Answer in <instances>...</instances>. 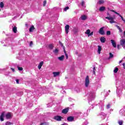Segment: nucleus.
<instances>
[{"mask_svg":"<svg viewBox=\"0 0 125 125\" xmlns=\"http://www.w3.org/2000/svg\"><path fill=\"white\" fill-rule=\"evenodd\" d=\"M89 84V77L86 76L85 80V86L87 87Z\"/></svg>","mask_w":125,"mask_h":125,"instance_id":"3","label":"nucleus"},{"mask_svg":"<svg viewBox=\"0 0 125 125\" xmlns=\"http://www.w3.org/2000/svg\"><path fill=\"white\" fill-rule=\"evenodd\" d=\"M16 82L17 83H19V80L18 79H16Z\"/></svg>","mask_w":125,"mask_h":125,"instance_id":"41","label":"nucleus"},{"mask_svg":"<svg viewBox=\"0 0 125 125\" xmlns=\"http://www.w3.org/2000/svg\"><path fill=\"white\" fill-rule=\"evenodd\" d=\"M58 59L60 61H63V60H64V55H62V56L58 57Z\"/></svg>","mask_w":125,"mask_h":125,"instance_id":"18","label":"nucleus"},{"mask_svg":"<svg viewBox=\"0 0 125 125\" xmlns=\"http://www.w3.org/2000/svg\"><path fill=\"white\" fill-rule=\"evenodd\" d=\"M114 57V55L111 53H109V58H113Z\"/></svg>","mask_w":125,"mask_h":125,"instance_id":"31","label":"nucleus"},{"mask_svg":"<svg viewBox=\"0 0 125 125\" xmlns=\"http://www.w3.org/2000/svg\"><path fill=\"white\" fill-rule=\"evenodd\" d=\"M120 44L121 45H122L123 47H125V39H123L120 41Z\"/></svg>","mask_w":125,"mask_h":125,"instance_id":"9","label":"nucleus"},{"mask_svg":"<svg viewBox=\"0 0 125 125\" xmlns=\"http://www.w3.org/2000/svg\"><path fill=\"white\" fill-rule=\"evenodd\" d=\"M58 51H59L58 49H55V50L53 51V52H54V53H55V54H56L58 53Z\"/></svg>","mask_w":125,"mask_h":125,"instance_id":"29","label":"nucleus"},{"mask_svg":"<svg viewBox=\"0 0 125 125\" xmlns=\"http://www.w3.org/2000/svg\"><path fill=\"white\" fill-rule=\"evenodd\" d=\"M107 15H109V13H107Z\"/></svg>","mask_w":125,"mask_h":125,"instance_id":"53","label":"nucleus"},{"mask_svg":"<svg viewBox=\"0 0 125 125\" xmlns=\"http://www.w3.org/2000/svg\"><path fill=\"white\" fill-rule=\"evenodd\" d=\"M116 27H117V29H118V30H119V29L121 28V27H120V26H119L118 25H116Z\"/></svg>","mask_w":125,"mask_h":125,"instance_id":"43","label":"nucleus"},{"mask_svg":"<svg viewBox=\"0 0 125 125\" xmlns=\"http://www.w3.org/2000/svg\"><path fill=\"white\" fill-rule=\"evenodd\" d=\"M93 71V74H95V71H96L95 66H94Z\"/></svg>","mask_w":125,"mask_h":125,"instance_id":"38","label":"nucleus"},{"mask_svg":"<svg viewBox=\"0 0 125 125\" xmlns=\"http://www.w3.org/2000/svg\"><path fill=\"white\" fill-rule=\"evenodd\" d=\"M119 30V31L120 32V33H122V32H123V30H122V29H121V28Z\"/></svg>","mask_w":125,"mask_h":125,"instance_id":"44","label":"nucleus"},{"mask_svg":"<svg viewBox=\"0 0 125 125\" xmlns=\"http://www.w3.org/2000/svg\"><path fill=\"white\" fill-rule=\"evenodd\" d=\"M118 124L119 125H123V121L122 120L119 121Z\"/></svg>","mask_w":125,"mask_h":125,"instance_id":"32","label":"nucleus"},{"mask_svg":"<svg viewBox=\"0 0 125 125\" xmlns=\"http://www.w3.org/2000/svg\"><path fill=\"white\" fill-rule=\"evenodd\" d=\"M87 18V17H86V16L83 15L81 17V19L83 20H86V19Z\"/></svg>","mask_w":125,"mask_h":125,"instance_id":"16","label":"nucleus"},{"mask_svg":"<svg viewBox=\"0 0 125 125\" xmlns=\"http://www.w3.org/2000/svg\"><path fill=\"white\" fill-rule=\"evenodd\" d=\"M110 108V104H108L107 105H106V108L107 109H109Z\"/></svg>","mask_w":125,"mask_h":125,"instance_id":"39","label":"nucleus"},{"mask_svg":"<svg viewBox=\"0 0 125 125\" xmlns=\"http://www.w3.org/2000/svg\"><path fill=\"white\" fill-rule=\"evenodd\" d=\"M106 35H107V36H110V35H111V31H107L106 32Z\"/></svg>","mask_w":125,"mask_h":125,"instance_id":"33","label":"nucleus"},{"mask_svg":"<svg viewBox=\"0 0 125 125\" xmlns=\"http://www.w3.org/2000/svg\"><path fill=\"white\" fill-rule=\"evenodd\" d=\"M70 28V26L69 25H66L65 26V33L66 34H68L69 33V29Z\"/></svg>","mask_w":125,"mask_h":125,"instance_id":"10","label":"nucleus"},{"mask_svg":"<svg viewBox=\"0 0 125 125\" xmlns=\"http://www.w3.org/2000/svg\"><path fill=\"white\" fill-rule=\"evenodd\" d=\"M13 32L15 33H17V27L16 26H14L13 28Z\"/></svg>","mask_w":125,"mask_h":125,"instance_id":"20","label":"nucleus"},{"mask_svg":"<svg viewBox=\"0 0 125 125\" xmlns=\"http://www.w3.org/2000/svg\"><path fill=\"white\" fill-rule=\"evenodd\" d=\"M12 117H13V114L11 112H8L5 115V118L7 120L12 119Z\"/></svg>","mask_w":125,"mask_h":125,"instance_id":"2","label":"nucleus"},{"mask_svg":"<svg viewBox=\"0 0 125 125\" xmlns=\"http://www.w3.org/2000/svg\"><path fill=\"white\" fill-rule=\"evenodd\" d=\"M4 5L3 4V2H1L0 3V7H1V8H2L3 7Z\"/></svg>","mask_w":125,"mask_h":125,"instance_id":"28","label":"nucleus"},{"mask_svg":"<svg viewBox=\"0 0 125 125\" xmlns=\"http://www.w3.org/2000/svg\"><path fill=\"white\" fill-rule=\"evenodd\" d=\"M82 5L83 7H85V5H84V1H83L82 2Z\"/></svg>","mask_w":125,"mask_h":125,"instance_id":"34","label":"nucleus"},{"mask_svg":"<svg viewBox=\"0 0 125 125\" xmlns=\"http://www.w3.org/2000/svg\"><path fill=\"white\" fill-rule=\"evenodd\" d=\"M54 120H56V121H58V122H60L62 121V119H63V117H61V116L58 115L54 117Z\"/></svg>","mask_w":125,"mask_h":125,"instance_id":"4","label":"nucleus"},{"mask_svg":"<svg viewBox=\"0 0 125 125\" xmlns=\"http://www.w3.org/2000/svg\"><path fill=\"white\" fill-rule=\"evenodd\" d=\"M46 5V0H44V1H43V6H45Z\"/></svg>","mask_w":125,"mask_h":125,"instance_id":"36","label":"nucleus"},{"mask_svg":"<svg viewBox=\"0 0 125 125\" xmlns=\"http://www.w3.org/2000/svg\"><path fill=\"white\" fill-rule=\"evenodd\" d=\"M113 12H114V13H115L116 14H117L118 13H117V12H115V11H113Z\"/></svg>","mask_w":125,"mask_h":125,"instance_id":"48","label":"nucleus"},{"mask_svg":"<svg viewBox=\"0 0 125 125\" xmlns=\"http://www.w3.org/2000/svg\"><path fill=\"white\" fill-rule=\"evenodd\" d=\"M59 44H60L61 46H62V48L63 49V52H64V53H66V50L65 49V46H64V45H63V43H62V42H61L59 41Z\"/></svg>","mask_w":125,"mask_h":125,"instance_id":"13","label":"nucleus"},{"mask_svg":"<svg viewBox=\"0 0 125 125\" xmlns=\"http://www.w3.org/2000/svg\"><path fill=\"white\" fill-rule=\"evenodd\" d=\"M53 47H54V46H53V45H52V44L49 45V48L50 49H53Z\"/></svg>","mask_w":125,"mask_h":125,"instance_id":"25","label":"nucleus"},{"mask_svg":"<svg viewBox=\"0 0 125 125\" xmlns=\"http://www.w3.org/2000/svg\"><path fill=\"white\" fill-rule=\"evenodd\" d=\"M19 71H23V67L18 66Z\"/></svg>","mask_w":125,"mask_h":125,"instance_id":"30","label":"nucleus"},{"mask_svg":"<svg viewBox=\"0 0 125 125\" xmlns=\"http://www.w3.org/2000/svg\"><path fill=\"white\" fill-rule=\"evenodd\" d=\"M13 125L12 123L11 122H6L5 123V125Z\"/></svg>","mask_w":125,"mask_h":125,"instance_id":"27","label":"nucleus"},{"mask_svg":"<svg viewBox=\"0 0 125 125\" xmlns=\"http://www.w3.org/2000/svg\"><path fill=\"white\" fill-rule=\"evenodd\" d=\"M108 92H111V91L109 90Z\"/></svg>","mask_w":125,"mask_h":125,"instance_id":"52","label":"nucleus"},{"mask_svg":"<svg viewBox=\"0 0 125 125\" xmlns=\"http://www.w3.org/2000/svg\"><path fill=\"white\" fill-rule=\"evenodd\" d=\"M3 117H4V112H2L0 116V120L1 121V122H3V121H4Z\"/></svg>","mask_w":125,"mask_h":125,"instance_id":"11","label":"nucleus"},{"mask_svg":"<svg viewBox=\"0 0 125 125\" xmlns=\"http://www.w3.org/2000/svg\"><path fill=\"white\" fill-rule=\"evenodd\" d=\"M64 53L65 54V56L66 57V59H68V54H67V53H66V51H65V53Z\"/></svg>","mask_w":125,"mask_h":125,"instance_id":"40","label":"nucleus"},{"mask_svg":"<svg viewBox=\"0 0 125 125\" xmlns=\"http://www.w3.org/2000/svg\"><path fill=\"white\" fill-rule=\"evenodd\" d=\"M118 71H119V68L118 67H116L115 69L113 70L114 73H118Z\"/></svg>","mask_w":125,"mask_h":125,"instance_id":"24","label":"nucleus"},{"mask_svg":"<svg viewBox=\"0 0 125 125\" xmlns=\"http://www.w3.org/2000/svg\"><path fill=\"white\" fill-rule=\"evenodd\" d=\"M117 15H119V16H120V15H120V14H119V13H117Z\"/></svg>","mask_w":125,"mask_h":125,"instance_id":"51","label":"nucleus"},{"mask_svg":"<svg viewBox=\"0 0 125 125\" xmlns=\"http://www.w3.org/2000/svg\"><path fill=\"white\" fill-rule=\"evenodd\" d=\"M40 125H49V123H46V122L41 123Z\"/></svg>","mask_w":125,"mask_h":125,"instance_id":"23","label":"nucleus"},{"mask_svg":"<svg viewBox=\"0 0 125 125\" xmlns=\"http://www.w3.org/2000/svg\"><path fill=\"white\" fill-rule=\"evenodd\" d=\"M34 30H35V27H34V25H32L29 28V32H32L33 31H34Z\"/></svg>","mask_w":125,"mask_h":125,"instance_id":"19","label":"nucleus"},{"mask_svg":"<svg viewBox=\"0 0 125 125\" xmlns=\"http://www.w3.org/2000/svg\"><path fill=\"white\" fill-rule=\"evenodd\" d=\"M42 65H43V62H41L38 65V69H42Z\"/></svg>","mask_w":125,"mask_h":125,"instance_id":"17","label":"nucleus"},{"mask_svg":"<svg viewBox=\"0 0 125 125\" xmlns=\"http://www.w3.org/2000/svg\"><path fill=\"white\" fill-rule=\"evenodd\" d=\"M99 4H102L104 3V0H99Z\"/></svg>","mask_w":125,"mask_h":125,"instance_id":"26","label":"nucleus"},{"mask_svg":"<svg viewBox=\"0 0 125 125\" xmlns=\"http://www.w3.org/2000/svg\"><path fill=\"white\" fill-rule=\"evenodd\" d=\"M53 77L54 78L58 77V76H59L60 75V72H53Z\"/></svg>","mask_w":125,"mask_h":125,"instance_id":"8","label":"nucleus"},{"mask_svg":"<svg viewBox=\"0 0 125 125\" xmlns=\"http://www.w3.org/2000/svg\"><path fill=\"white\" fill-rule=\"evenodd\" d=\"M117 48L118 49H120V45H117Z\"/></svg>","mask_w":125,"mask_h":125,"instance_id":"46","label":"nucleus"},{"mask_svg":"<svg viewBox=\"0 0 125 125\" xmlns=\"http://www.w3.org/2000/svg\"><path fill=\"white\" fill-rule=\"evenodd\" d=\"M33 45V42H31L30 43V46H32Z\"/></svg>","mask_w":125,"mask_h":125,"instance_id":"42","label":"nucleus"},{"mask_svg":"<svg viewBox=\"0 0 125 125\" xmlns=\"http://www.w3.org/2000/svg\"><path fill=\"white\" fill-rule=\"evenodd\" d=\"M98 53L99 54H100L101 53V50L102 49V48L101 47V46L98 45Z\"/></svg>","mask_w":125,"mask_h":125,"instance_id":"14","label":"nucleus"},{"mask_svg":"<svg viewBox=\"0 0 125 125\" xmlns=\"http://www.w3.org/2000/svg\"><path fill=\"white\" fill-rule=\"evenodd\" d=\"M90 36H93V32H92L90 33H89V34L88 36V37H89Z\"/></svg>","mask_w":125,"mask_h":125,"instance_id":"37","label":"nucleus"},{"mask_svg":"<svg viewBox=\"0 0 125 125\" xmlns=\"http://www.w3.org/2000/svg\"><path fill=\"white\" fill-rule=\"evenodd\" d=\"M123 65L124 66V68H125V63H123Z\"/></svg>","mask_w":125,"mask_h":125,"instance_id":"50","label":"nucleus"},{"mask_svg":"<svg viewBox=\"0 0 125 125\" xmlns=\"http://www.w3.org/2000/svg\"><path fill=\"white\" fill-rule=\"evenodd\" d=\"M106 40V39L104 38V37H102L100 38V41L101 42H102L103 43H104L105 42V41Z\"/></svg>","mask_w":125,"mask_h":125,"instance_id":"15","label":"nucleus"},{"mask_svg":"<svg viewBox=\"0 0 125 125\" xmlns=\"http://www.w3.org/2000/svg\"><path fill=\"white\" fill-rule=\"evenodd\" d=\"M105 19H107V20H110L109 21V23H110V24H113V23H116V22L114 20L115 19V18L113 17H105Z\"/></svg>","mask_w":125,"mask_h":125,"instance_id":"1","label":"nucleus"},{"mask_svg":"<svg viewBox=\"0 0 125 125\" xmlns=\"http://www.w3.org/2000/svg\"><path fill=\"white\" fill-rule=\"evenodd\" d=\"M99 34L100 35H105V32L104 31V27L101 28L99 31Z\"/></svg>","mask_w":125,"mask_h":125,"instance_id":"5","label":"nucleus"},{"mask_svg":"<svg viewBox=\"0 0 125 125\" xmlns=\"http://www.w3.org/2000/svg\"><path fill=\"white\" fill-rule=\"evenodd\" d=\"M85 34L86 35H88V36H89V34H90V30L89 29H87L85 32Z\"/></svg>","mask_w":125,"mask_h":125,"instance_id":"21","label":"nucleus"},{"mask_svg":"<svg viewBox=\"0 0 125 125\" xmlns=\"http://www.w3.org/2000/svg\"><path fill=\"white\" fill-rule=\"evenodd\" d=\"M11 69L13 72H15V70L14 69V68H11Z\"/></svg>","mask_w":125,"mask_h":125,"instance_id":"45","label":"nucleus"},{"mask_svg":"<svg viewBox=\"0 0 125 125\" xmlns=\"http://www.w3.org/2000/svg\"><path fill=\"white\" fill-rule=\"evenodd\" d=\"M125 67H124V69H125Z\"/></svg>","mask_w":125,"mask_h":125,"instance_id":"54","label":"nucleus"},{"mask_svg":"<svg viewBox=\"0 0 125 125\" xmlns=\"http://www.w3.org/2000/svg\"><path fill=\"white\" fill-rule=\"evenodd\" d=\"M100 11H104L105 10V7L102 6L99 9Z\"/></svg>","mask_w":125,"mask_h":125,"instance_id":"22","label":"nucleus"},{"mask_svg":"<svg viewBox=\"0 0 125 125\" xmlns=\"http://www.w3.org/2000/svg\"><path fill=\"white\" fill-rule=\"evenodd\" d=\"M123 61H122V60L121 61H120L119 62V63H122V62H123Z\"/></svg>","mask_w":125,"mask_h":125,"instance_id":"47","label":"nucleus"},{"mask_svg":"<svg viewBox=\"0 0 125 125\" xmlns=\"http://www.w3.org/2000/svg\"><path fill=\"white\" fill-rule=\"evenodd\" d=\"M68 9H69V7L67 6L65 8H64V11H67V10H68Z\"/></svg>","mask_w":125,"mask_h":125,"instance_id":"35","label":"nucleus"},{"mask_svg":"<svg viewBox=\"0 0 125 125\" xmlns=\"http://www.w3.org/2000/svg\"><path fill=\"white\" fill-rule=\"evenodd\" d=\"M111 43H112L113 47H114V48L117 47V44H116V42H115V41L111 40Z\"/></svg>","mask_w":125,"mask_h":125,"instance_id":"12","label":"nucleus"},{"mask_svg":"<svg viewBox=\"0 0 125 125\" xmlns=\"http://www.w3.org/2000/svg\"><path fill=\"white\" fill-rule=\"evenodd\" d=\"M68 122H74V120H75V118L74 116H69L67 119Z\"/></svg>","mask_w":125,"mask_h":125,"instance_id":"7","label":"nucleus"},{"mask_svg":"<svg viewBox=\"0 0 125 125\" xmlns=\"http://www.w3.org/2000/svg\"><path fill=\"white\" fill-rule=\"evenodd\" d=\"M68 112H69V107L65 108L62 111V113L64 114H67Z\"/></svg>","mask_w":125,"mask_h":125,"instance_id":"6","label":"nucleus"},{"mask_svg":"<svg viewBox=\"0 0 125 125\" xmlns=\"http://www.w3.org/2000/svg\"><path fill=\"white\" fill-rule=\"evenodd\" d=\"M125 60V57L122 59V61H124V60Z\"/></svg>","mask_w":125,"mask_h":125,"instance_id":"49","label":"nucleus"}]
</instances>
